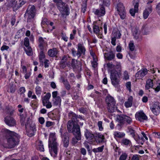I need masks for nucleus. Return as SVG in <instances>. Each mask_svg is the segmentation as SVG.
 <instances>
[{"label":"nucleus","mask_w":160,"mask_h":160,"mask_svg":"<svg viewBox=\"0 0 160 160\" xmlns=\"http://www.w3.org/2000/svg\"><path fill=\"white\" fill-rule=\"evenodd\" d=\"M38 120L39 123L41 124H43L44 123L45 120L43 117H41L39 118Z\"/></svg>","instance_id":"61"},{"label":"nucleus","mask_w":160,"mask_h":160,"mask_svg":"<svg viewBox=\"0 0 160 160\" xmlns=\"http://www.w3.org/2000/svg\"><path fill=\"white\" fill-rule=\"evenodd\" d=\"M104 56L107 60L111 61L115 58V54L112 51H111L108 53H105Z\"/></svg>","instance_id":"21"},{"label":"nucleus","mask_w":160,"mask_h":160,"mask_svg":"<svg viewBox=\"0 0 160 160\" xmlns=\"http://www.w3.org/2000/svg\"><path fill=\"white\" fill-rule=\"evenodd\" d=\"M38 149L41 151L43 152L44 151V148L43 145L42 141H39L38 142Z\"/></svg>","instance_id":"38"},{"label":"nucleus","mask_w":160,"mask_h":160,"mask_svg":"<svg viewBox=\"0 0 160 160\" xmlns=\"http://www.w3.org/2000/svg\"><path fill=\"white\" fill-rule=\"evenodd\" d=\"M153 80L151 79H148L146 82L145 88L146 89H149L150 88H152L153 87Z\"/></svg>","instance_id":"28"},{"label":"nucleus","mask_w":160,"mask_h":160,"mask_svg":"<svg viewBox=\"0 0 160 160\" xmlns=\"http://www.w3.org/2000/svg\"><path fill=\"white\" fill-rule=\"evenodd\" d=\"M127 157L128 155L126 153H122L119 158V160H126Z\"/></svg>","instance_id":"49"},{"label":"nucleus","mask_w":160,"mask_h":160,"mask_svg":"<svg viewBox=\"0 0 160 160\" xmlns=\"http://www.w3.org/2000/svg\"><path fill=\"white\" fill-rule=\"evenodd\" d=\"M129 78V76L127 71H125L123 73V79L127 80Z\"/></svg>","instance_id":"51"},{"label":"nucleus","mask_w":160,"mask_h":160,"mask_svg":"<svg viewBox=\"0 0 160 160\" xmlns=\"http://www.w3.org/2000/svg\"><path fill=\"white\" fill-rule=\"evenodd\" d=\"M129 47L130 50L131 51H133L134 50L135 47L133 41H131L130 42L129 44Z\"/></svg>","instance_id":"44"},{"label":"nucleus","mask_w":160,"mask_h":160,"mask_svg":"<svg viewBox=\"0 0 160 160\" xmlns=\"http://www.w3.org/2000/svg\"><path fill=\"white\" fill-rule=\"evenodd\" d=\"M110 78L112 84L115 86H116L119 84V74L116 71H112L111 73Z\"/></svg>","instance_id":"8"},{"label":"nucleus","mask_w":160,"mask_h":160,"mask_svg":"<svg viewBox=\"0 0 160 160\" xmlns=\"http://www.w3.org/2000/svg\"><path fill=\"white\" fill-rule=\"evenodd\" d=\"M147 72L146 69H141L136 74L135 77L137 79H142L143 77L147 74Z\"/></svg>","instance_id":"17"},{"label":"nucleus","mask_w":160,"mask_h":160,"mask_svg":"<svg viewBox=\"0 0 160 160\" xmlns=\"http://www.w3.org/2000/svg\"><path fill=\"white\" fill-rule=\"evenodd\" d=\"M63 146L65 148L68 147L69 144V138L68 136L63 135L62 136Z\"/></svg>","instance_id":"26"},{"label":"nucleus","mask_w":160,"mask_h":160,"mask_svg":"<svg viewBox=\"0 0 160 160\" xmlns=\"http://www.w3.org/2000/svg\"><path fill=\"white\" fill-rule=\"evenodd\" d=\"M104 147V146L102 145L98 148H94L92 149V151L95 153L101 152L103 149Z\"/></svg>","instance_id":"39"},{"label":"nucleus","mask_w":160,"mask_h":160,"mask_svg":"<svg viewBox=\"0 0 160 160\" xmlns=\"http://www.w3.org/2000/svg\"><path fill=\"white\" fill-rule=\"evenodd\" d=\"M72 53L74 56H77L78 58H79V56L78 54V51H76L74 50L73 49H72Z\"/></svg>","instance_id":"55"},{"label":"nucleus","mask_w":160,"mask_h":160,"mask_svg":"<svg viewBox=\"0 0 160 160\" xmlns=\"http://www.w3.org/2000/svg\"><path fill=\"white\" fill-rule=\"evenodd\" d=\"M152 134H155V137L156 138H160V133L154 132Z\"/></svg>","instance_id":"64"},{"label":"nucleus","mask_w":160,"mask_h":160,"mask_svg":"<svg viewBox=\"0 0 160 160\" xmlns=\"http://www.w3.org/2000/svg\"><path fill=\"white\" fill-rule=\"evenodd\" d=\"M93 29L94 32L97 34H100V30L98 26L96 25H94L93 26Z\"/></svg>","instance_id":"41"},{"label":"nucleus","mask_w":160,"mask_h":160,"mask_svg":"<svg viewBox=\"0 0 160 160\" xmlns=\"http://www.w3.org/2000/svg\"><path fill=\"white\" fill-rule=\"evenodd\" d=\"M4 121L6 124L10 127L14 126L16 124V122L14 119L10 116H7L4 118Z\"/></svg>","instance_id":"13"},{"label":"nucleus","mask_w":160,"mask_h":160,"mask_svg":"<svg viewBox=\"0 0 160 160\" xmlns=\"http://www.w3.org/2000/svg\"><path fill=\"white\" fill-rule=\"evenodd\" d=\"M17 1H16V0H11L10 1L11 4L10 6L13 8H19V6L17 4Z\"/></svg>","instance_id":"40"},{"label":"nucleus","mask_w":160,"mask_h":160,"mask_svg":"<svg viewBox=\"0 0 160 160\" xmlns=\"http://www.w3.org/2000/svg\"><path fill=\"white\" fill-rule=\"evenodd\" d=\"M117 10L119 14L122 19H124L126 17L125 8L122 3H119L117 6Z\"/></svg>","instance_id":"9"},{"label":"nucleus","mask_w":160,"mask_h":160,"mask_svg":"<svg viewBox=\"0 0 160 160\" xmlns=\"http://www.w3.org/2000/svg\"><path fill=\"white\" fill-rule=\"evenodd\" d=\"M106 102L108 106L107 108L109 112L112 113L116 110V102L113 97L111 96H107L106 98Z\"/></svg>","instance_id":"5"},{"label":"nucleus","mask_w":160,"mask_h":160,"mask_svg":"<svg viewBox=\"0 0 160 160\" xmlns=\"http://www.w3.org/2000/svg\"><path fill=\"white\" fill-rule=\"evenodd\" d=\"M2 131L7 140V142L4 145L5 147L11 148L18 144L20 137L18 134L6 128L2 129Z\"/></svg>","instance_id":"1"},{"label":"nucleus","mask_w":160,"mask_h":160,"mask_svg":"<svg viewBox=\"0 0 160 160\" xmlns=\"http://www.w3.org/2000/svg\"><path fill=\"white\" fill-rule=\"evenodd\" d=\"M26 0H19V7H21L22 5H23L26 2Z\"/></svg>","instance_id":"62"},{"label":"nucleus","mask_w":160,"mask_h":160,"mask_svg":"<svg viewBox=\"0 0 160 160\" xmlns=\"http://www.w3.org/2000/svg\"><path fill=\"white\" fill-rule=\"evenodd\" d=\"M24 45L27 48H25L26 54L28 56H31L32 54V49L29 46V39L28 38L26 37L24 39Z\"/></svg>","instance_id":"12"},{"label":"nucleus","mask_w":160,"mask_h":160,"mask_svg":"<svg viewBox=\"0 0 160 160\" xmlns=\"http://www.w3.org/2000/svg\"><path fill=\"white\" fill-rule=\"evenodd\" d=\"M105 11L104 8L102 6L100 9H97L94 12V14L98 17L103 16L105 14Z\"/></svg>","instance_id":"20"},{"label":"nucleus","mask_w":160,"mask_h":160,"mask_svg":"<svg viewBox=\"0 0 160 160\" xmlns=\"http://www.w3.org/2000/svg\"><path fill=\"white\" fill-rule=\"evenodd\" d=\"M150 109L153 113L156 115H158L160 112V107L158 103H154L150 107Z\"/></svg>","instance_id":"15"},{"label":"nucleus","mask_w":160,"mask_h":160,"mask_svg":"<svg viewBox=\"0 0 160 160\" xmlns=\"http://www.w3.org/2000/svg\"><path fill=\"white\" fill-rule=\"evenodd\" d=\"M56 6L62 15H69V9L68 6L65 3L62 1L58 4H56Z\"/></svg>","instance_id":"6"},{"label":"nucleus","mask_w":160,"mask_h":160,"mask_svg":"<svg viewBox=\"0 0 160 160\" xmlns=\"http://www.w3.org/2000/svg\"><path fill=\"white\" fill-rule=\"evenodd\" d=\"M36 93L37 95H40L41 93V88L38 86H37L35 88Z\"/></svg>","instance_id":"47"},{"label":"nucleus","mask_w":160,"mask_h":160,"mask_svg":"<svg viewBox=\"0 0 160 160\" xmlns=\"http://www.w3.org/2000/svg\"><path fill=\"white\" fill-rule=\"evenodd\" d=\"M51 97V94L50 93H48L46 95L42 98V103H46L47 102L49 101V100Z\"/></svg>","instance_id":"32"},{"label":"nucleus","mask_w":160,"mask_h":160,"mask_svg":"<svg viewBox=\"0 0 160 160\" xmlns=\"http://www.w3.org/2000/svg\"><path fill=\"white\" fill-rule=\"evenodd\" d=\"M38 46L41 50H43L45 42L43 38L42 37H40L38 38Z\"/></svg>","instance_id":"29"},{"label":"nucleus","mask_w":160,"mask_h":160,"mask_svg":"<svg viewBox=\"0 0 160 160\" xmlns=\"http://www.w3.org/2000/svg\"><path fill=\"white\" fill-rule=\"evenodd\" d=\"M122 143L125 145H130L131 142L129 140L124 138L122 140Z\"/></svg>","instance_id":"43"},{"label":"nucleus","mask_w":160,"mask_h":160,"mask_svg":"<svg viewBox=\"0 0 160 160\" xmlns=\"http://www.w3.org/2000/svg\"><path fill=\"white\" fill-rule=\"evenodd\" d=\"M138 3L136 2L134 6V8H132L130 10V13L132 16H134L135 13L138 12Z\"/></svg>","instance_id":"27"},{"label":"nucleus","mask_w":160,"mask_h":160,"mask_svg":"<svg viewBox=\"0 0 160 160\" xmlns=\"http://www.w3.org/2000/svg\"><path fill=\"white\" fill-rule=\"evenodd\" d=\"M76 30L75 29L73 30L72 34H71L70 38L71 40L73 39L74 38V36L76 33Z\"/></svg>","instance_id":"52"},{"label":"nucleus","mask_w":160,"mask_h":160,"mask_svg":"<svg viewBox=\"0 0 160 160\" xmlns=\"http://www.w3.org/2000/svg\"><path fill=\"white\" fill-rule=\"evenodd\" d=\"M68 116L69 118L72 119L71 121L74 123H77L78 122H79V120L78 119H80V120L83 121V118L81 116L77 115L72 112H70L69 113Z\"/></svg>","instance_id":"11"},{"label":"nucleus","mask_w":160,"mask_h":160,"mask_svg":"<svg viewBox=\"0 0 160 160\" xmlns=\"http://www.w3.org/2000/svg\"><path fill=\"white\" fill-rule=\"evenodd\" d=\"M98 125L99 130L101 131L102 130L103 128L102 126V122L101 121H99L98 122Z\"/></svg>","instance_id":"53"},{"label":"nucleus","mask_w":160,"mask_h":160,"mask_svg":"<svg viewBox=\"0 0 160 160\" xmlns=\"http://www.w3.org/2000/svg\"><path fill=\"white\" fill-rule=\"evenodd\" d=\"M73 133L75 137L72 138L71 143L73 145H75L78 142V141L81 139V134L80 128L77 126L74 128Z\"/></svg>","instance_id":"7"},{"label":"nucleus","mask_w":160,"mask_h":160,"mask_svg":"<svg viewBox=\"0 0 160 160\" xmlns=\"http://www.w3.org/2000/svg\"><path fill=\"white\" fill-rule=\"evenodd\" d=\"M58 53V51L56 48H53L49 50L48 51V55L51 57H55L57 56Z\"/></svg>","instance_id":"23"},{"label":"nucleus","mask_w":160,"mask_h":160,"mask_svg":"<svg viewBox=\"0 0 160 160\" xmlns=\"http://www.w3.org/2000/svg\"><path fill=\"white\" fill-rule=\"evenodd\" d=\"M36 13L35 7L34 5H29L24 14V17L27 19L28 22H31L33 21Z\"/></svg>","instance_id":"3"},{"label":"nucleus","mask_w":160,"mask_h":160,"mask_svg":"<svg viewBox=\"0 0 160 160\" xmlns=\"http://www.w3.org/2000/svg\"><path fill=\"white\" fill-rule=\"evenodd\" d=\"M56 138L55 134L51 133L49 139V147L51 155L53 157H56L57 155L58 144L56 141Z\"/></svg>","instance_id":"2"},{"label":"nucleus","mask_w":160,"mask_h":160,"mask_svg":"<svg viewBox=\"0 0 160 160\" xmlns=\"http://www.w3.org/2000/svg\"><path fill=\"white\" fill-rule=\"evenodd\" d=\"M132 33L134 38L136 40L138 39L140 36V32L137 27H133L132 28Z\"/></svg>","instance_id":"19"},{"label":"nucleus","mask_w":160,"mask_h":160,"mask_svg":"<svg viewBox=\"0 0 160 160\" xmlns=\"http://www.w3.org/2000/svg\"><path fill=\"white\" fill-rule=\"evenodd\" d=\"M61 99L60 97L53 98V104L54 105H60L61 104Z\"/></svg>","instance_id":"34"},{"label":"nucleus","mask_w":160,"mask_h":160,"mask_svg":"<svg viewBox=\"0 0 160 160\" xmlns=\"http://www.w3.org/2000/svg\"><path fill=\"white\" fill-rule=\"evenodd\" d=\"M125 115H122L119 116L117 117V119L120 123L123 124L124 122V118Z\"/></svg>","instance_id":"42"},{"label":"nucleus","mask_w":160,"mask_h":160,"mask_svg":"<svg viewBox=\"0 0 160 160\" xmlns=\"http://www.w3.org/2000/svg\"><path fill=\"white\" fill-rule=\"evenodd\" d=\"M152 11V7L151 5L146 8L143 12V16L145 19L147 18L150 13Z\"/></svg>","instance_id":"22"},{"label":"nucleus","mask_w":160,"mask_h":160,"mask_svg":"<svg viewBox=\"0 0 160 160\" xmlns=\"http://www.w3.org/2000/svg\"><path fill=\"white\" fill-rule=\"evenodd\" d=\"M25 126L27 135L29 137L33 136L36 131L35 125L29 118H28Z\"/></svg>","instance_id":"4"},{"label":"nucleus","mask_w":160,"mask_h":160,"mask_svg":"<svg viewBox=\"0 0 160 160\" xmlns=\"http://www.w3.org/2000/svg\"><path fill=\"white\" fill-rule=\"evenodd\" d=\"M20 123H21L22 125L23 126L25 124L26 115H24L23 114L20 113Z\"/></svg>","instance_id":"37"},{"label":"nucleus","mask_w":160,"mask_h":160,"mask_svg":"<svg viewBox=\"0 0 160 160\" xmlns=\"http://www.w3.org/2000/svg\"><path fill=\"white\" fill-rule=\"evenodd\" d=\"M53 123L52 122L48 121L46 122V126L48 127L53 125Z\"/></svg>","instance_id":"57"},{"label":"nucleus","mask_w":160,"mask_h":160,"mask_svg":"<svg viewBox=\"0 0 160 160\" xmlns=\"http://www.w3.org/2000/svg\"><path fill=\"white\" fill-rule=\"evenodd\" d=\"M150 27L147 24L144 25L142 28V32L144 34L147 35L149 32Z\"/></svg>","instance_id":"31"},{"label":"nucleus","mask_w":160,"mask_h":160,"mask_svg":"<svg viewBox=\"0 0 160 160\" xmlns=\"http://www.w3.org/2000/svg\"><path fill=\"white\" fill-rule=\"evenodd\" d=\"M135 117L137 120L141 122H143L148 119L147 117L142 111L137 112L135 115Z\"/></svg>","instance_id":"10"},{"label":"nucleus","mask_w":160,"mask_h":160,"mask_svg":"<svg viewBox=\"0 0 160 160\" xmlns=\"http://www.w3.org/2000/svg\"><path fill=\"white\" fill-rule=\"evenodd\" d=\"M43 106H45L47 108H50L52 107V103L51 102L49 101L46 103H42Z\"/></svg>","instance_id":"48"},{"label":"nucleus","mask_w":160,"mask_h":160,"mask_svg":"<svg viewBox=\"0 0 160 160\" xmlns=\"http://www.w3.org/2000/svg\"><path fill=\"white\" fill-rule=\"evenodd\" d=\"M43 51L41 50L40 52L39 58L40 60L43 59L45 57V56Z\"/></svg>","instance_id":"50"},{"label":"nucleus","mask_w":160,"mask_h":160,"mask_svg":"<svg viewBox=\"0 0 160 160\" xmlns=\"http://www.w3.org/2000/svg\"><path fill=\"white\" fill-rule=\"evenodd\" d=\"M125 133L122 132H114V137L119 138H122L125 136Z\"/></svg>","instance_id":"36"},{"label":"nucleus","mask_w":160,"mask_h":160,"mask_svg":"<svg viewBox=\"0 0 160 160\" xmlns=\"http://www.w3.org/2000/svg\"><path fill=\"white\" fill-rule=\"evenodd\" d=\"M131 160H139V156L134 155L132 157Z\"/></svg>","instance_id":"59"},{"label":"nucleus","mask_w":160,"mask_h":160,"mask_svg":"<svg viewBox=\"0 0 160 160\" xmlns=\"http://www.w3.org/2000/svg\"><path fill=\"white\" fill-rule=\"evenodd\" d=\"M125 86L126 87L127 89L128 90L129 92L132 91L131 88V83L130 82H128L126 83Z\"/></svg>","instance_id":"46"},{"label":"nucleus","mask_w":160,"mask_h":160,"mask_svg":"<svg viewBox=\"0 0 160 160\" xmlns=\"http://www.w3.org/2000/svg\"><path fill=\"white\" fill-rule=\"evenodd\" d=\"M110 0H103V4L107 6H108L110 5Z\"/></svg>","instance_id":"54"},{"label":"nucleus","mask_w":160,"mask_h":160,"mask_svg":"<svg viewBox=\"0 0 160 160\" xmlns=\"http://www.w3.org/2000/svg\"><path fill=\"white\" fill-rule=\"evenodd\" d=\"M112 34L113 37L118 39L120 38L121 35L120 31L117 29L114 30Z\"/></svg>","instance_id":"33"},{"label":"nucleus","mask_w":160,"mask_h":160,"mask_svg":"<svg viewBox=\"0 0 160 160\" xmlns=\"http://www.w3.org/2000/svg\"><path fill=\"white\" fill-rule=\"evenodd\" d=\"M156 92H158L160 90V80L156 82V84L153 88Z\"/></svg>","instance_id":"35"},{"label":"nucleus","mask_w":160,"mask_h":160,"mask_svg":"<svg viewBox=\"0 0 160 160\" xmlns=\"http://www.w3.org/2000/svg\"><path fill=\"white\" fill-rule=\"evenodd\" d=\"M84 135L87 138L90 140H92L94 138H95L94 135L92 132L87 129H86L85 131Z\"/></svg>","instance_id":"24"},{"label":"nucleus","mask_w":160,"mask_h":160,"mask_svg":"<svg viewBox=\"0 0 160 160\" xmlns=\"http://www.w3.org/2000/svg\"><path fill=\"white\" fill-rule=\"evenodd\" d=\"M58 94V92L57 91H54L52 92V97L53 98H57L58 97H60L59 96H57Z\"/></svg>","instance_id":"58"},{"label":"nucleus","mask_w":160,"mask_h":160,"mask_svg":"<svg viewBox=\"0 0 160 160\" xmlns=\"http://www.w3.org/2000/svg\"><path fill=\"white\" fill-rule=\"evenodd\" d=\"M94 138L96 141L99 143L103 142L104 139V136L99 133L97 134L95 136Z\"/></svg>","instance_id":"25"},{"label":"nucleus","mask_w":160,"mask_h":160,"mask_svg":"<svg viewBox=\"0 0 160 160\" xmlns=\"http://www.w3.org/2000/svg\"><path fill=\"white\" fill-rule=\"evenodd\" d=\"M77 51L78 55L79 56V58L82 56H84L85 54L86 51V49L82 44L79 43L78 45Z\"/></svg>","instance_id":"14"},{"label":"nucleus","mask_w":160,"mask_h":160,"mask_svg":"<svg viewBox=\"0 0 160 160\" xmlns=\"http://www.w3.org/2000/svg\"><path fill=\"white\" fill-rule=\"evenodd\" d=\"M77 126H78L79 128H80L79 126L77 124H74V122H73L71 120L69 121L68 122L67 125V128L68 131L70 132H72L73 133V130L75 128H76V127Z\"/></svg>","instance_id":"18"},{"label":"nucleus","mask_w":160,"mask_h":160,"mask_svg":"<svg viewBox=\"0 0 160 160\" xmlns=\"http://www.w3.org/2000/svg\"><path fill=\"white\" fill-rule=\"evenodd\" d=\"M116 38H115L114 37H112L111 39V43L112 44L114 45L115 46L116 45Z\"/></svg>","instance_id":"63"},{"label":"nucleus","mask_w":160,"mask_h":160,"mask_svg":"<svg viewBox=\"0 0 160 160\" xmlns=\"http://www.w3.org/2000/svg\"><path fill=\"white\" fill-rule=\"evenodd\" d=\"M156 9L158 13L160 15V2L156 6Z\"/></svg>","instance_id":"56"},{"label":"nucleus","mask_w":160,"mask_h":160,"mask_svg":"<svg viewBox=\"0 0 160 160\" xmlns=\"http://www.w3.org/2000/svg\"><path fill=\"white\" fill-rule=\"evenodd\" d=\"M25 88L24 87H21L19 89V91L20 94H23L25 91Z\"/></svg>","instance_id":"60"},{"label":"nucleus","mask_w":160,"mask_h":160,"mask_svg":"<svg viewBox=\"0 0 160 160\" xmlns=\"http://www.w3.org/2000/svg\"><path fill=\"white\" fill-rule=\"evenodd\" d=\"M133 99L132 97V96H130L128 98V101L124 103V105L126 108L131 107L132 106Z\"/></svg>","instance_id":"30"},{"label":"nucleus","mask_w":160,"mask_h":160,"mask_svg":"<svg viewBox=\"0 0 160 160\" xmlns=\"http://www.w3.org/2000/svg\"><path fill=\"white\" fill-rule=\"evenodd\" d=\"M124 118V122L126 121L128 124H130L132 122V119L131 118L127 116H125Z\"/></svg>","instance_id":"45"},{"label":"nucleus","mask_w":160,"mask_h":160,"mask_svg":"<svg viewBox=\"0 0 160 160\" xmlns=\"http://www.w3.org/2000/svg\"><path fill=\"white\" fill-rule=\"evenodd\" d=\"M70 62L68 61V57L67 56H64L61 60L60 66L61 68H64L67 66H70Z\"/></svg>","instance_id":"16"}]
</instances>
